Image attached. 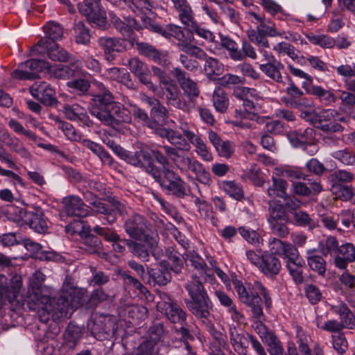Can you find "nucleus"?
Instances as JSON below:
<instances>
[{
	"instance_id": "nucleus-1",
	"label": "nucleus",
	"mask_w": 355,
	"mask_h": 355,
	"mask_svg": "<svg viewBox=\"0 0 355 355\" xmlns=\"http://www.w3.org/2000/svg\"><path fill=\"white\" fill-rule=\"evenodd\" d=\"M96 92L92 94L89 105L90 114L102 124L119 129L132 121L131 112L122 103L116 101L110 89L103 83L95 81Z\"/></svg>"
},
{
	"instance_id": "nucleus-2",
	"label": "nucleus",
	"mask_w": 355,
	"mask_h": 355,
	"mask_svg": "<svg viewBox=\"0 0 355 355\" xmlns=\"http://www.w3.org/2000/svg\"><path fill=\"white\" fill-rule=\"evenodd\" d=\"M189 299L185 300V304L189 311L207 327V331L217 343L219 347L229 350L226 335L218 331L210 322L209 318L214 304L206 290L204 284L197 275H192L191 279L184 285Z\"/></svg>"
},
{
	"instance_id": "nucleus-3",
	"label": "nucleus",
	"mask_w": 355,
	"mask_h": 355,
	"mask_svg": "<svg viewBox=\"0 0 355 355\" xmlns=\"http://www.w3.org/2000/svg\"><path fill=\"white\" fill-rule=\"evenodd\" d=\"M232 284L239 300L250 308L253 317L259 320L263 319L262 301L267 310H270L272 305L270 293L264 285L259 281L245 285L236 279L233 280Z\"/></svg>"
},
{
	"instance_id": "nucleus-4",
	"label": "nucleus",
	"mask_w": 355,
	"mask_h": 355,
	"mask_svg": "<svg viewBox=\"0 0 355 355\" xmlns=\"http://www.w3.org/2000/svg\"><path fill=\"white\" fill-rule=\"evenodd\" d=\"M158 135L166 139L171 144V146L164 145L161 148L173 163L184 157V153L191 149L190 141L177 130L168 128L159 129Z\"/></svg>"
},
{
	"instance_id": "nucleus-5",
	"label": "nucleus",
	"mask_w": 355,
	"mask_h": 355,
	"mask_svg": "<svg viewBox=\"0 0 355 355\" xmlns=\"http://www.w3.org/2000/svg\"><path fill=\"white\" fill-rule=\"evenodd\" d=\"M163 170L159 171L153 179L164 191L178 198L190 195L189 185L177 173L173 170Z\"/></svg>"
},
{
	"instance_id": "nucleus-6",
	"label": "nucleus",
	"mask_w": 355,
	"mask_h": 355,
	"mask_svg": "<svg viewBox=\"0 0 355 355\" xmlns=\"http://www.w3.org/2000/svg\"><path fill=\"white\" fill-rule=\"evenodd\" d=\"M87 327L94 337L104 340L116 333L118 324L113 315L96 313L87 321Z\"/></svg>"
},
{
	"instance_id": "nucleus-7",
	"label": "nucleus",
	"mask_w": 355,
	"mask_h": 355,
	"mask_svg": "<svg viewBox=\"0 0 355 355\" xmlns=\"http://www.w3.org/2000/svg\"><path fill=\"white\" fill-rule=\"evenodd\" d=\"M141 21L144 22V26L150 31L157 33L166 39L173 37L178 40V46L181 50L190 40L184 33L182 28L169 24L165 26H162L155 19L141 16Z\"/></svg>"
},
{
	"instance_id": "nucleus-8",
	"label": "nucleus",
	"mask_w": 355,
	"mask_h": 355,
	"mask_svg": "<svg viewBox=\"0 0 355 355\" xmlns=\"http://www.w3.org/2000/svg\"><path fill=\"white\" fill-rule=\"evenodd\" d=\"M123 160L132 166L142 168L152 178L156 177L160 171L154 163L150 150L141 148L135 152L127 150Z\"/></svg>"
},
{
	"instance_id": "nucleus-9",
	"label": "nucleus",
	"mask_w": 355,
	"mask_h": 355,
	"mask_svg": "<svg viewBox=\"0 0 355 355\" xmlns=\"http://www.w3.org/2000/svg\"><path fill=\"white\" fill-rule=\"evenodd\" d=\"M33 52L44 53L46 52L48 57L58 62H68L70 60H76L65 49L60 46L56 42L49 41L47 39H41L31 49Z\"/></svg>"
},
{
	"instance_id": "nucleus-10",
	"label": "nucleus",
	"mask_w": 355,
	"mask_h": 355,
	"mask_svg": "<svg viewBox=\"0 0 355 355\" xmlns=\"http://www.w3.org/2000/svg\"><path fill=\"white\" fill-rule=\"evenodd\" d=\"M68 295L62 293L59 296L50 299L43 308L47 312L46 317L44 315V318L41 320L46 322L50 317L54 320L68 318L71 310Z\"/></svg>"
},
{
	"instance_id": "nucleus-11",
	"label": "nucleus",
	"mask_w": 355,
	"mask_h": 355,
	"mask_svg": "<svg viewBox=\"0 0 355 355\" xmlns=\"http://www.w3.org/2000/svg\"><path fill=\"white\" fill-rule=\"evenodd\" d=\"M94 211L103 215L102 218L105 220L108 225H112L116 221L117 215L125 216L128 214V207L120 201L112 199L110 201V204L101 201L96 205Z\"/></svg>"
},
{
	"instance_id": "nucleus-12",
	"label": "nucleus",
	"mask_w": 355,
	"mask_h": 355,
	"mask_svg": "<svg viewBox=\"0 0 355 355\" xmlns=\"http://www.w3.org/2000/svg\"><path fill=\"white\" fill-rule=\"evenodd\" d=\"M79 12L86 17L87 21L92 25L105 28L107 24L105 11L99 3L96 8L92 0L85 1L78 4Z\"/></svg>"
},
{
	"instance_id": "nucleus-13",
	"label": "nucleus",
	"mask_w": 355,
	"mask_h": 355,
	"mask_svg": "<svg viewBox=\"0 0 355 355\" xmlns=\"http://www.w3.org/2000/svg\"><path fill=\"white\" fill-rule=\"evenodd\" d=\"M269 254L279 256L286 261L296 263L298 250L292 243L282 241L280 238L271 237L268 240Z\"/></svg>"
},
{
	"instance_id": "nucleus-14",
	"label": "nucleus",
	"mask_w": 355,
	"mask_h": 355,
	"mask_svg": "<svg viewBox=\"0 0 355 355\" xmlns=\"http://www.w3.org/2000/svg\"><path fill=\"white\" fill-rule=\"evenodd\" d=\"M148 221L144 216L134 214L124 222L123 227L125 233L135 240L141 241L148 236Z\"/></svg>"
},
{
	"instance_id": "nucleus-15",
	"label": "nucleus",
	"mask_w": 355,
	"mask_h": 355,
	"mask_svg": "<svg viewBox=\"0 0 355 355\" xmlns=\"http://www.w3.org/2000/svg\"><path fill=\"white\" fill-rule=\"evenodd\" d=\"M181 171H191L195 173L196 179L200 183L210 185L212 182L210 173L205 169L203 164L198 160H192L188 156H184L174 163Z\"/></svg>"
},
{
	"instance_id": "nucleus-16",
	"label": "nucleus",
	"mask_w": 355,
	"mask_h": 355,
	"mask_svg": "<svg viewBox=\"0 0 355 355\" xmlns=\"http://www.w3.org/2000/svg\"><path fill=\"white\" fill-rule=\"evenodd\" d=\"M338 116L339 112L336 110H323L320 114H317L315 128L327 133L341 132L344 128L334 121L335 117Z\"/></svg>"
},
{
	"instance_id": "nucleus-17",
	"label": "nucleus",
	"mask_w": 355,
	"mask_h": 355,
	"mask_svg": "<svg viewBox=\"0 0 355 355\" xmlns=\"http://www.w3.org/2000/svg\"><path fill=\"white\" fill-rule=\"evenodd\" d=\"M21 286L20 277H14L8 280L5 275L0 274V302H13L17 299Z\"/></svg>"
},
{
	"instance_id": "nucleus-18",
	"label": "nucleus",
	"mask_w": 355,
	"mask_h": 355,
	"mask_svg": "<svg viewBox=\"0 0 355 355\" xmlns=\"http://www.w3.org/2000/svg\"><path fill=\"white\" fill-rule=\"evenodd\" d=\"M127 66L141 84L153 92L157 91V87L151 81V73L144 62L133 57L128 60Z\"/></svg>"
},
{
	"instance_id": "nucleus-19",
	"label": "nucleus",
	"mask_w": 355,
	"mask_h": 355,
	"mask_svg": "<svg viewBox=\"0 0 355 355\" xmlns=\"http://www.w3.org/2000/svg\"><path fill=\"white\" fill-rule=\"evenodd\" d=\"M172 75L179 83L184 94L187 95L190 102L193 105V100L200 94V90L197 83L187 76V73L180 68L176 67L172 71Z\"/></svg>"
},
{
	"instance_id": "nucleus-20",
	"label": "nucleus",
	"mask_w": 355,
	"mask_h": 355,
	"mask_svg": "<svg viewBox=\"0 0 355 355\" xmlns=\"http://www.w3.org/2000/svg\"><path fill=\"white\" fill-rule=\"evenodd\" d=\"M68 65H50L49 73L57 79L68 80L81 73V62L79 60H70Z\"/></svg>"
},
{
	"instance_id": "nucleus-21",
	"label": "nucleus",
	"mask_w": 355,
	"mask_h": 355,
	"mask_svg": "<svg viewBox=\"0 0 355 355\" xmlns=\"http://www.w3.org/2000/svg\"><path fill=\"white\" fill-rule=\"evenodd\" d=\"M286 92L288 97L284 98V102L291 107L301 109L312 107V101L304 96V92L292 80L286 87Z\"/></svg>"
},
{
	"instance_id": "nucleus-22",
	"label": "nucleus",
	"mask_w": 355,
	"mask_h": 355,
	"mask_svg": "<svg viewBox=\"0 0 355 355\" xmlns=\"http://www.w3.org/2000/svg\"><path fill=\"white\" fill-rule=\"evenodd\" d=\"M98 44L103 51L105 60L108 62L114 60L116 54L125 48L123 41L116 37H101L98 39Z\"/></svg>"
},
{
	"instance_id": "nucleus-23",
	"label": "nucleus",
	"mask_w": 355,
	"mask_h": 355,
	"mask_svg": "<svg viewBox=\"0 0 355 355\" xmlns=\"http://www.w3.org/2000/svg\"><path fill=\"white\" fill-rule=\"evenodd\" d=\"M264 329V338L268 347V352L270 355H284V350L282 344L276 335L268 331L265 325H261ZM286 355H298L297 349L295 346H288Z\"/></svg>"
},
{
	"instance_id": "nucleus-24",
	"label": "nucleus",
	"mask_w": 355,
	"mask_h": 355,
	"mask_svg": "<svg viewBox=\"0 0 355 355\" xmlns=\"http://www.w3.org/2000/svg\"><path fill=\"white\" fill-rule=\"evenodd\" d=\"M166 100L168 105L180 109L185 112H189L193 105L191 103L186 101L182 96L181 92L175 84H171L165 89Z\"/></svg>"
},
{
	"instance_id": "nucleus-25",
	"label": "nucleus",
	"mask_w": 355,
	"mask_h": 355,
	"mask_svg": "<svg viewBox=\"0 0 355 355\" xmlns=\"http://www.w3.org/2000/svg\"><path fill=\"white\" fill-rule=\"evenodd\" d=\"M31 93L44 105L52 106L57 103L55 90L45 82L34 83L31 87Z\"/></svg>"
},
{
	"instance_id": "nucleus-26",
	"label": "nucleus",
	"mask_w": 355,
	"mask_h": 355,
	"mask_svg": "<svg viewBox=\"0 0 355 355\" xmlns=\"http://www.w3.org/2000/svg\"><path fill=\"white\" fill-rule=\"evenodd\" d=\"M259 271L268 277H275L282 269V263L279 259L268 251L262 253V259L258 268Z\"/></svg>"
},
{
	"instance_id": "nucleus-27",
	"label": "nucleus",
	"mask_w": 355,
	"mask_h": 355,
	"mask_svg": "<svg viewBox=\"0 0 355 355\" xmlns=\"http://www.w3.org/2000/svg\"><path fill=\"white\" fill-rule=\"evenodd\" d=\"M25 223L39 234H46L49 230L48 220L44 217V211L40 207L31 208Z\"/></svg>"
},
{
	"instance_id": "nucleus-28",
	"label": "nucleus",
	"mask_w": 355,
	"mask_h": 355,
	"mask_svg": "<svg viewBox=\"0 0 355 355\" xmlns=\"http://www.w3.org/2000/svg\"><path fill=\"white\" fill-rule=\"evenodd\" d=\"M64 212L68 216L83 218L89 214V210L83 200L76 196L65 197L63 200Z\"/></svg>"
},
{
	"instance_id": "nucleus-29",
	"label": "nucleus",
	"mask_w": 355,
	"mask_h": 355,
	"mask_svg": "<svg viewBox=\"0 0 355 355\" xmlns=\"http://www.w3.org/2000/svg\"><path fill=\"white\" fill-rule=\"evenodd\" d=\"M303 87L308 94L315 96L324 106H331L338 100L333 89H326L315 85H310L306 87L304 83H303Z\"/></svg>"
},
{
	"instance_id": "nucleus-30",
	"label": "nucleus",
	"mask_w": 355,
	"mask_h": 355,
	"mask_svg": "<svg viewBox=\"0 0 355 355\" xmlns=\"http://www.w3.org/2000/svg\"><path fill=\"white\" fill-rule=\"evenodd\" d=\"M160 312L168 321L175 324H184L187 319V313L177 302L171 304H161Z\"/></svg>"
},
{
	"instance_id": "nucleus-31",
	"label": "nucleus",
	"mask_w": 355,
	"mask_h": 355,
	"mask_svg": "<svg viewBox=\"0 0 355 355\" xmlns=\"http://www.w3.org/2000/svg\"><path fill=\"white\" fill-rule=\"evenodd\" d=\"M330 310L339 315L340 322L345 329L355 328V316L344 302L338 301L336 304H331Z\"/></svg>"
},
{
	"instance_id": "nucleus-32",
	"label": "nucleus",
	"mask_w": 355,
	"mask_h": 355,
	"mask_svg": "<svg viewBox=\"0 0 355 355\" xmlns=\"http://www.w3.org/2000/svg\"><path fill=\"white\" fill-rule=\"evenodd\" d=\"M248 334L245 336L236 326L229 327L230 342L234 351L241 355H250L248 353Z\"/></svg>"
},
{
	"instance_id": "nucleus-33",
	"label": "nucleus",
	"mask_w": 355,
	"mask_h": 355,
	"mask_svg": "<svg viewBox=\"0 0 355 355\" xmlns=\"http://www.w3.org/2000/svg\"><path fill=\"white\" fill-rule=\"evenodd\" d=\"M208 138L220 157L228 159L234 154L235 150L234 142L221 139L219 135L213 130L208 132Z\"/></svg>"
},
{
	"instance_id": "nucleus-34",
	"label": "nucleus",
	"mask_w": 355,
	"mask_h": 355,
	"mask_svg": "<svg viewBox=\"0 0 355 355\" xmlns=\"http://www.w3.org/2000/svg\"><path fill=\"white\" fill-rule=\"evenodd\" d=\"M92 231L96 234L103 236L105 241L112 242V247L115 252L121 253L125 251L126 243H123L124 239H121L114 229L96 225L93 227Z\"/></svg>"
},
{
	"instance_id": "nucleus-35",
	"label": "nucleus",
	"mask_w": 355,
	"mask_h": 355,
	"mask_svg": "<svg viewBox=\"0 0 355 355\" xmlns=\"http://www.w3.org/2000/svg\"><path fill=\"white\" fill-rule=\"evenodd\" d=\"M153 282L159 286H165L171 280L169 271V263L167 260H161L158 265L148 272Z\"/></svg>"
},
{
	"instance_id": "nucleus-36",
	"label": "nucleus",
	"mask_w": 355,
	"mask_h": 355,
	"mask_svg": "<svg viewBox=\"0 0 355 355\" xmlns=\"http://www.w3.org/2000/svg\"><path fill=\"white\" fill-rule=\"evenodd\" d=\"M184 261L189 262L192 266L197 270L205 281L211 280L214 278V273L211 268L205 262L204 259L197 253L193 252L186 254Z\"/></svg>"
},
{
	"instance_id": "nucleus-37",
	"label": "nucleus",
	"mask_w": 355,
	"mask_h": 355,
	"mask_svg": "<svg viewBox=\"0 0 355 355\" xmlns=\"http://www.w3.org/2000/svg\"><path fill=\"white\" fill-rule=\"evenodd\" d=\"M314 136V130L313 128H307L303 131L301 130H292L286 134V137L291 144L295 148H304L306 146V143L309 141H312Z\"/></svg>"
},
{
	"instance_id": "nucleus-38",
	"label": "nucleus",
	"mask_w": 355,
	"mask_h": 355,
	"mask_svg": "<svg viewBox=\"0 0 355 355\" xmlns=\"http://www.w3.org/2000/svg\"><path fill=\"white\" fill-rule=\"evenodd\" d=\"M310 338L307 336L302 329H297L296 343L297 347L301 353V355H324L322 349L318 345H315L313 348V353L309 347Z\"/></svg>"
},
{
	"instance_id": "nucleus-39",
	"label": "nucleus",
	"mask_w": 355,
	"mask_h": 355,
	"mask_svg": "<svg viewBox=\"0 0 355 355\" xmlns=\"http://www.w3.org/2000/svg\"><path fill=\"white\" fill-rule=\"evenodd\" d=\"M316 249H310L306 251L307 264L313 272L318 275L324 277L327 271V261L323 257L315 254Z\"/></svg>"
},
{
	"instance_id": "nucleus-40",
	"label": "nucleus",
	"mask_w": 355,
	"mask_h": 355,
	"mask_svg": "<svg viewBox=\"0 0 355 355\" xmlns=\"http://www.w3.org/2000/svg\"><path fill=\"white\" fill-rule=\"evenodd\" d=\"M284 69V64L277 60L270 62H264L259 65V69L266 76L279 83L283 81L281 71Z\"/></svg>"
},
{
	"instance_id": "nucleus-41",
	"label": "nucleus",
	"mask_w": 355,
	"mask_h": 355,
	"mask_svg": "<svg viewBox=\"0 0 355 355\" xmlns=\"http://www.w3.org/2000/svg\"><path fill=\"white\" fill-rule=\"evenodd\" d=\"M167 113V109L161 102H159L155 106L150 108V121L155 123V128H151V130H154L157 135L159 132V129L166 128L162 126V123L168 117Z\"/></svg>"
},
{
	"instance_id": "nucleus-42",
	"label": "nucleus",
	"mask_w": 355,
	"mask_h": 355,
	"mask_svg": "<svg viewBox=\"0 0 355 355\" xmlns=\"http://www.w3.org/2000/svg\"><path fill=\"white\" fill-rule=\"evenodd\" d=\"M253 98H249L242 101L243 109H236L234 116L236 119L254 120L256 114L259 111L260 106L253 101Z\"/></svg>"
},
{
	"instance_id": "nucleus-43",
	"label": "nucleus",
	"mask_w": 355,
	"mask_h": 355,
	"mask_svg": "<svg viewBox=\"0 0 355 355\" xmlns=\"http://www.w3.org/2000/svg\"><path fill=\"white\" fill-rule=\"evenodd\" d=\"M63 112L70 121H80L87 126L91 123L89 116L78 105H65L63 107Z\"/></svg>"
},
{
	"instance_id": "nucleus-44",
	"label": "nucleus",
	"mask_w": 355,
	"mask_h": 355,
	"mask_svg": "<svg viewBox=\"0 0 355 355\" xmlns=\"http://www.w3.org/2000/svg\"><path fill=\"white\" fill-rule=\"evenodd\" d=\"M268 206L270 216L267 219L268 221L292 220L284 206L282 204L279 203V200L269 201Z\"/></svg>"
},
{
	"instance_id": "nucleus-45",
	"label": "nucleus",
	"mask_w": 355,
	"mask_h": 355,
	"mask_svg": "<svg viewBox=\"0 0 355 355\" xmlns=\"http://www.w3.org/2000/svg\"><path fill=\"white\" fill-rule=\"evenodd\" d=\"M63 294L69 295V301L71 310H75L79 307L86 305L88 300L87 293L82 290L71 288L69 291L62 292Z\"/></svg>"
},
{
	"instance_id": "nucleus-46",
	"label": "nucleus",
	"mask_w": 355,
	"mask_h": 355,
	"mask_svg": "<svg viewBox=\"0 0 355 355\" xmlns=\"http://www.w3.org/2000/svg\"><path fill=\"white\" fill-rule=\"evenodd\" d=\"M274 50L279 54H286L293 61L303 64L302 60H305V57L300 55V51L290 43L281 42L274 47Z\"/></svg>"
},
{
	"instance_id": "nucleus-47",
	"label": "nucleus",
	"mask_w": 355,
	"mask_h": 355,
	"mask_svg": "<svg viewBox=\"0 0 355 355\" xmlns=\"http://www.w3.org/2000/svg\"><path fill=\"white\" fill-rule=\"evenodd\" d=\"M220 44L225 49L230 58L234 60H243V53L239 49L237 43L228 36L219 34Z\"/></svg>"
},
{
	"instance_id": "nucleus-48",
	"label": "nucleus",
	"mask_w": 355,
	"mask_h": 355,
	"mask_svg": "<svg viewBox=\"0 0 355 355\" xmlns=\"http://www.w3.org/2000/svg\"><path fill=\"white\" fill-rule=\"evenodd\" d=\"M212 102L215 110L220 113H225L229 107L227 94L221 87L214 89L212 95Z\"/></svg>"
},
{
	"instance_id": "nucleus-49",
	"label": "nucleus",
	"mask_w": 355,
	"mask_h": 355,
	"mask_svg": "<svg viewBox=\"0 0 355 355\" xmlns=\"http://www.w3.org/2000/svg\"><path fill=\"white\" fill-rule=\"evenodd\" d=\"M45 280V275L40 271H37L33 276L32 282L31 284V291L29 290L28 299L34 304L40 301L41 297L40 288L42 282Z\"/></svg>"
},
{
	"instance_id": "nucleus-50",
	"label": "nucleus",
	"mask_w": 355,
	"mask_h": 355,
	"mask_svg": "<svg viewBox=\"0 0 355 355\" xmlns=\"http://www.w3.org/2000/svg\"><path fill=\"white\" fill-rule=\"evenodd\" d=\"M80 248L89 254L98 252L102 246L101 241L93 234H87L82 236Z\"/></svg>"
},
{
	"instance_id": "nucleus-51",
	"label": "nucleus",
	"mask_w": 355,
	"mask_h": 355,
	"mask_svg": "<svg viewBox=\"0 0 355 355\" xmlns=\"http://www.w3.org/2000/svg\"><path fill=\"white\" fill-rule=\"evenodd\" d=\"M203 70L208 78L213 79L215 76L223 73V65L217 59L209 56L205 62Z\"/></svg>"
},
{
	"instance_id": "nucleus-52",
	"label": "nucleus",
	"mask_w": 355,
	"mask_h": 355,
	"mask_svg": "<svg viewBox=\"0 0 355 355\" xmlns=\"http://www.w3.org/2000/svg\"><path fill=\"white\" fill-rule=\"evenodd\" d=\"M54 121L58 128L63 132L68 139L76 142L81 141V135L71 123L61 120L59 117H55Z\"/></svg>"
},
{
	"instance_id": "nucleus-53",
	"label": "nucleus",
	"mask_w": 355,
	"mask_h": 355,
	"mask_svg": "<svg viewBox=\"0 0 355 355\" xmlns=\"http://www.w3.org/2000/svg\"><path fill=\"white\" fill-rule=\"evenodd\" d=\"M272 185L268 189L267 193L270 197H279L284 198L286 196L288 187L287 182L282 178L272 177Z\"/></svg>"
},
{
	"instance_id": "nucleus-54",
	"label": "nucleus",
	"mask_w": 355,
	"mask_h": 355,
	"mask_svg": "<svg viewBox=\"0 0 355 355\" xmlns=\"http://www.w3.org/2000/svg\"><path fill=\"white\" fill-rule=\"evenodd\" d=\"M83 334V329L80 327L69 324L64 334L67 345L73 347L81 338Z\"/></svg>"
},
{
	"instance_id": "nucleus-55",
	"label": "nucleus",
	"mask_w": 355,
	"mask_h": 355,
	"mask_svg": "<svg viewBox=\"0 0 355 355\" xmlns=\"http://www.w3.org/2000/svg\"><path fill=\"white\" fill-rule=\"evenodd\" d=\"M166 257L168 259L170 270L178 274L183 268V259L181 254L175 251L173 248H168L166 250Z\"/></svg>"
},
{
	"instance_id": "nucleus-56",
	"label": "nucleus",
	"mask_w": 355,
	"mask_h": 355,
	"mask_svg": "<svg viewBox=\"0 0 355 355\" xmlns=\"http://www.w3.org/2000/svg\"><path fill=\"white\" fill-rule=\"evenodd\" d=\"M44 31L46 34V37L49 41L55 42V40H60L63 35V28L60 24L55 21H49L44 27Z\"/></svg>"
},
{
	"instance_id": "nucleus-57",
	"label": "nucleus",
	"mask_w": 355,
	"mask_h": 355,
	"mask_svg": "<svg viewBox=\"0 0 355 355\" xmlns=\"http://www.w3.org/2000/svg\"><path fill=\"white\" fill-rule=\"evenodd\" d=\"M304 265V261L300 258L299 253L296 263L291 262L290 260L286 261V268L296 284H301L303 282L304 278L302 276V268Z\"/></svg>"
},
{
	"instance_id": "nucleus-58",
	"label": "nucleus",
	"mask_w": 355,
	"mask_h": 355,
	"mask_svg": "<svg viewBox=\"0 0 355 355\" xmlns=\"http://www.w3.org/2000/svg\"><path fill=\"white\" fill-rule=\"evenodd\" d=\"M331 157L343 164L355 166V151L351 148L335 150L331 153Z\"/></svg>"
},
{
	"instance_id": "nucleus-59",
	"label": "nucleus",
	"mask_w": 355,
	"mask_h": 355,
	"mask_svg": "<svg viewBox=\"0 0 355 355\" xmlns=\"http://www.w3.org/2000/svg\"><path fill=\"white\" fill-rule=\"evenodd\" d=\"M130 9L135 13L144 14L146 16L147 13L151 12L155 8V3L153 0H130Z\"/></svg>"
},
{
	"instance_id": "nucleus-60",
	"label": "nucleus",
	"mask_w": 355,
	"mask_h": 355,
	"mask_svg": "<svg viewBox=\"0 0 355 355\" xmlns=\"http://www.w3.org/2000/svg\"><path fill=\"white\" fill-rule=\"evenodd\" d=\"M223 189L231 198L241 201L244 198V192L241 185L234 181L223 182Z\"/></svg>"
},
{
	"instance_id": "nucleus-61",
	"label": "nucleus",
	"mask_w": 355,
	"mask_h": 355,
	"mask_svg": "<svg viewBox=\"0 0 355 355\" xmlns=\"http://www.w3.org/2000/svg\"><path fill=\"white\" fill-rule=\"evenodd\" d=\"M291 221H268L271 233L275 235L276 238L286 239L290 234V229L288 223Z\"/></svg>"
},
{
	"instance_id": "nucleus-62",
	"label": "nucleus",
	"mask_w": 355,
	"mask_h": 355,
	"mask_svg": "<svg viewBox=\"0 0 355 355\" xmlns=\"http://www.w3.org/2000/svg\"><path fill=\"white\" fill-rule=\"evenodd\" d=\"M137 46L139 54L151 59L158 64H161V54L153 46L144 42L137 43Z\"/></svg>"
},
{
	"instance_id": "nucleus-63",
	"label": "nucleus",
	"mask_w": 355,
	"mask_h": 355,
	"mask_svg": "<svg viewBox=\"0 0 355 355\" xmlns=\"http://www.w3.org/2000/svg\"><path fill=\"white\" fill-rule=\"evenodd\" d=\"M191 144L196 147V153L205 161L209 162L212 159L211 153L209 151L205 141L198 135H196L191 140Z\"/></svg>"
},
{
	"instance_id": "nucleus-64",
	"label": "nucleus",
	"mask_w": 355,
	"mask_h": 355,
	"mask_svg": "<svg viewBox=\"0 0 355 355\" xmlns=\"http://www.w3.org/2000/svg\"><path fill=\"white\" fill-rule=\"evenodd\" d=\"M308 40L315 44L318 45L322 48H333L336 45V40L333 37L327 35H313L309 34L306 35Z\"/></svg>"
}]
</instances>
